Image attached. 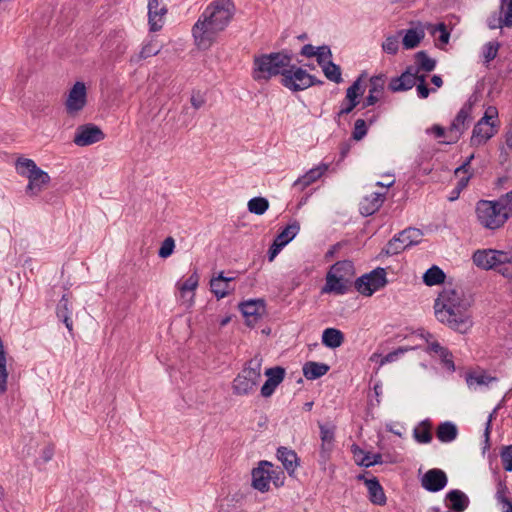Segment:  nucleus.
I'll return each mask as SVG.
<instances>
[{
    "mask_svg": "<svg viewBox=\"0 0 512 512\" xmlns=\"http://www.w3.org/2000/svg\"><path fill=\"white\" fill-rule=\"evenodd\" d=\"M436 32H440V35H439V38H438L439 42L442 45L448 44L449 39H450V32L448 31L447 26L445 25V23L440 22L437 25H435L433 30L431 31V33L435 34Z\"/></svg>",
    "mask_w": 512,
    "mask_h": 512,
    "instance_id": "obj_54",
    "label": "nucleus"
},
{
    "mask_svg": "<svg viewBox=\"0 0 512 512\" xmlns=\"http://www.w3.org/2000/svg\"><path fill=\"white\" fill-rule=\"evenodd\" d=\"M447 483L448 477L446 473L439 468L429 469L421 478V486L431 493L443 490Z\"/></svg>",
    "mask_w": 512,
    "mask_h": 512,
    "instance_id": "obj_13",
    "label": "nucleus"
},
{
    "mask_svg": "<svg viewBox=\"0 0 512 512\" xmlns=\"http://www.w3.org/2000/svg\"><path fill=\"white\" fill-rule=\"evenodd\" d=\"M500 44L497 41H490L483 46V56L486 63L494 60L498 54Z\"/></svg>",
    "mask_w": 512,
    "mask_h": 512,
    "instance_id": "obj_48",
    "label": "nucleus"
},
{
    "mask_svg": "<svg viewBox=\"0 0 512 512\" xmlns=\"http://www.w3.org/2000/svg\"><path fill=\"white\" fill-rule=\"evenodd\" d=\"M414 58L419 71L431 72L436 67V60L430 58L426 51H418L415 53Z\"/></svg>",
    "mask_w": 512,
    "mask_h": 512,
    "instance_id": "obj_41",
    "label": "nucleus"
},
{
    "mask_svg": "<svg viewBox=\"0 0 512 512\" xmlns=\"http://www.w3.org/2000/svg\"><path fill=\"white\" fill-rule=\"evenodd\" d=\"M387 283L385 269L377 267L371 272L358 277L354 282V287L360 294L369 297L383 288Z\"/></svg>",
    "mask_w": 512,
    "mask_h": 512,
    "instance_id": "obj_6",
    "label": "nucleus"
},
{
    "mask_svg": "<svg viewBox=\"0 0 512 512\" xmlns=\"http://www.w3.org/2000/svg\"><path fill=\"white\" fill-rule=\"evenodd\" d=\"M445 278H446V275H445L444 271L436 265H433L432 267H430L423 274V282L427 286H434V285L444 283Z\"/></svg>",
    "mask_w": 512,
    "mask_h": 512,
    "instance_id": "obj_37",
    "label": "nucleus"
},
{
    "mask_svg": "<svg viewBox=\"0 0 512 512\" xmlns=\"http://www.w3.org/2000/svg\"><path fill=\"white\" fill-rule=\"evenodd\" d=\"M496 271H498L504 277L512 279V261L510 259L509 253H507V261L499 264V266L496 268Z\"/></svg>",
    "mask_w": 512,
    "mask_h": 512,
    "instance_id": "obj_60",
    "label": "nucleus"
},
{
    "mask_svg": "<svg viewBox=\"0 0 512 512\" xmlns=\"http://www.w3.org/2000/svg\"><path fill=\"white\" fill-rule=\"evenodd\" d=\"M438 356L445 369H447L451 373L455 372L456 367L453 360V354L448 348H445L443 350V353H440Z\"/></svg>",
    "mask_w": 512,
    "mask_h": 512,
    "instance_id": "obj_51",
    "label": "nucleus"
},
{
    "mask_svg": "<svg viewBox=\"0 0 512 512\" xmlns=\"http://www.w3.org/2000/svg\"><path fill=\"white\" fill-rule=\"evenodd\" d=\"M473 263L485 270H496L499 264L507 261V252L493 249L477 250L472 256Z\"/></svg>",
    "mask_w": 512,
    "mask_h": 512,
    "instance_id": "obj_10",
    "label": "nucleus"
},
{
    "mask_svg": "<svg viewBox=\"0 0 512 512\" xmlns=\"http://www.w3.org/2000/svg\"><path fill=\"white\" fill-rule=\"evenodd\" d=\"M399 35H403L402 46L406 50L416 48L425 37V32L422 28H410L407 30H400Z\"/></svg>",
    "mask_w": 512,
    "mask_h": 512,
    "instance_id": "obj_26",
    "label": "nucleus"
},
{
    "mask_svg": "<svg viewBox=\"0 0 512 512\" xmlns=\"http://www.w3.org/2000/svg\"><path fill=\"white\" fill-rule=\"evenodd\" d=\"M414 349L413 347H399L398 349L392 351V352H389L381 361V364H384V363H388V362H393V361H396L398 359V357L402 354H404L405 352L409 351V350H412Z\"/></svg>",
    "mask_w": 512,
    "mask_h": 512,
    "instance_id": "obj_59",
    "label": "nucleus"
},
{
    "mask_svg": "<svg viewBox=\"0 0 512 512\" xmlns=\"http://www.w3.org/2000/svg\"><path fill=\"white\" fill-rule=\"evenodd\" d=\"M416 85V78L409 77L401 74L398 77H393L389 84L388 89L392 92H402L412 89Z\"/></svg>",
    "mask_w": 512,
    "mask_h": 512,
    "instance_id": "obj_34",
    "label": "nucleus"
},
{
    "mask_svg": "<svg viewBox=\"0 0 512 512\" xmlns=\"http://www.w3.org/2000/svg\"><path fill=\"white\" fill-rule=\"evenodd\" d=\"M432 424L429 419L422 420L413 430V437L420 444H428L432 441Z\"/></svg>",
    "mask_w": 512,
    "mask_h": 512,
    "instance_id": "obj_33",
    "label": "nucleus"
},
{
    "mask_svg": "<svg viewBox=\"0 0 512 512\" xmlns=\"http://www.w3.org/2000/svg\"><path fill=\"white\" fill-rule=\"evenodd\" d=\"M284 247L282 243L274 239L268 250V261L272 262Z\"/></svg>",
    "mask_w": 512,
    "mask_h": 512,
    "instance_id": "obj_62",
    "label": "nucleus"
},
{
    "mask_svg": "<svg viewBox=\"0 0 512 512\" xmlns=\"http://www.w3.org/2000/svg\"><path fill=\"white\" fill-rule=\"evenodd\" d=\"M320 438L322 441L320 455L322 458H327L333 448L334 443V427H328L320 424Z\"/></svg>",
    "mask_w": 512,
    "mask_h": 512,
    "instance_id": "obj_31",
    "label": "nucleus"
},
{
    "mask_svg": "<svg viewBox=\"0 0 512 512\" xmlns=\"http://www.w3.org/2000/svg\"><path fill=\"white\" fill-rule=\"evenodd\" d=\"M256 385V370L252 367H245L233 381L235 394L245 395L252 391Z\"/></svg>",
    "mask_w": 512,
    "mask_h": 512,
    "instance_id": "obj_15",
    "label": "nucleus"
},
{
    "mask_svg": "<svg viewBox=\"0 0 512 512\" xmlns=\"http://www.w3.org/2000/svg\"><path fill=\"white\" fill-rule=\"evenodd\" d=\"M368 132L367 122L364 119H357L354 123L352 138L355 141L362 140Z\"/></svg>",
    "mask_w": 512,
    "mask_h": 512,
    "instance_id": "obj_49",
    "label": "nucleus"
},
{
    "mask_svg": "<svg viewBox=\"0 0 512 512\" xmlns=\"http://www.w3.org/2000/svg\"><path fill=\"white\" fill-rule=\"evenodd\" d=\"M458 436L457 426L450 421L440 423L436 428V437L442 443H450Z\"/></svg>",
    "mask_w": 512,
    "mask_h": 512,
    "instance_id": "obj_29",
    "label": "nucleus"
},
{
    "mask_svg": "<svg viewBox=\"0 0 512 512\" xmlns=\"http://www.w3.org/2000/svg\"><path fill=\"white\" fill-rule=\"evenodd\" d=\"M498 110L494 106H489L484 116L475 124L472 136L470 139L472 146H479L481 144L486 143L490 138H492L496 131L494 130L496 124L493 119H497Z\"/></svg>",
    "mask_w": 512,
    "mask_h": 512,
    "instance_id": "obj_5",
    "label": "nucleus"
},
{
    "mask_svg": "<svg viewBox=\"0 0 512 512\" xmlns=\"http://www.w3.org/2000/svg\"><path fill=\"white\" fill-rule=\"evenodd\" d=\"M272 467V463L266 460L258 462V492L265 493L270 490L269 477L266 474V467Z\"/></svg>",
    "mask_w": 512,
    "mask_h": 512,
    "instance_id": "obj_39",
    "label": "nucleus"
},
{
    "mask_svg": "<svg viewBox=\"0 0 512 512\" xmlns=\"http://www.w3.org/2000/svg\"><path fill=\"white\" fill-rule=\"evenodd\" d=\"M232 0H214L201 13L192 27V35L200 49H208L216 35L222 32L235 14Z\"/></svg>",
    "mask_w": 512,
    "mask_h": 512,
    "instance_id": "obj_1",
    "label": "nucleus"
},
{
    "mask_svg": "<svg viewBox=\"0 0 512 512\" xmlns=\"http://www.w3.org/2000/svg\"><path fill=\"white\" fill-rule=\"evenodd\" d=\"M382 454L376 453L371 454V452H367L365 456H363L360 460H357V465L369 468L378 464H382Z\"/></svg>",
    "mask_w": 512,
    "mask_h": 512,
    "instance_id": "obj_47",
    "label": "nucleus"
},
{
    "mask_svg": "<svg viewBox=\"0 0 512 512\" xmlns=\"http://www.w3.org/2000/svg\"><path fill=\"white\" fill-rule=\"evenodd\" d=\"M264 375L267 377V380L262 385L260 393L263 397L268 398L273 395L276 388L283 382L286 370L282 366H274L265 369Z\"/></svg>",
    "mask_w": 512,
    "mask_h": 512,
    "instance_id": "obj_14",
    "label": "nucleus"
},
{
    "mask_svg": "<svg viewBox=\"0 0 512 512\" xmlns=\"http://www.w3.org/2000/svg\"><path fill=\"white\" fill-rule=\"evenodd\" d=\"M322 344L330 349L340 347L345 340L344 334L337 328H326L322 333Z\"/></svg>",
    "mask_w": 512,
    "mask_h": 512,
    "instance_id": "obj_27",
    "label": "nucleus"
},
{
    "mask_svg": "<svg viewBox=\"0 0 512 512\" xmlns=\"http://www.w3.org/2000/svg\"><path fill=\"white\" fill-rule=\"evenodd\" d=\"M422 232L417 228H407L396 234L383 248L382 252L386 255H396L405 250L407 247L418 244Z\"/></svg>",
    "mask_w": 512,
    "mask_h": 512,
    "instance_id": "obj_8",
    "label": "nucleus"
},
{
    "mask_svg": "<svg viewBox=\"0 0 512 512\" xmlns=\"http://www.w3.org/2000/svg\"><path fill=\"white\" fill-rule=\"evenodd\" d=\"M27 179L28 184L25 192L29 196H37L50 182L49 174L39 167L32 174H29Z\"/></svg>",
    "mask_w": 512,
    "mask_h": 512,
    "instance_id": "obj_18",
    "label": "nucleus"
},
{
    "mask_svg": "<svg viewBox=\"0 0 512 512\" xmlns=\"http://www.w3.org/2000/svg\"><path fill=\"white\" fill-rule=\"evenodd\" d=\"M72 311V304L67 294H64L56 306V316L61 322L65 324L71 335L73 334V320L71 317Z\"/></svg>",
    "mask_w": 512,
    "mask_h": 512,
    "instance_id": "obj_24",
    "label": "nucleus"
},
{
    "mask_svg": "<svg viewBox=\"0 0 512 512\" xmlns=\"http://www.w3.org/2000/svg\"><path fill=\"white\" fill-rule=\"evenodd\" d=\"M175 249V240L169 236L167 237L161 244L158 250V256L160 258L166 259L170 257Z\"/></svg>",
    "mask_w": 512,
    "mask_h": 512,
    "instance_id": "obj_50",
    "label": "nucleus"
},
{
    "mask_svg": "<svg viewBox=\"0 0 512 512\" xmlns=\"http://www.w3.org/2000/svg\"><path fill=\"white\" fill-rule=\"evenodd\" d=\"M199 283V275L195 270L183 283H178L179 290L182 297H185L186 292H193Z\"/></svg>",
    "mask_w": 512,
    "mask_h": 512,
    "instance_id": "obj_46",
    "label": "nucleus"
},
{
    "mask_svg": "<svg viewBox=\"0 0 512 512\" xmlns=\"http://www.w3.org/2000/svg\"><path fill=\"white\" fill-rule=\"evenodd\" d=\"M503 468L507 472H512V445L504 446L500 453Z\"/></svg>",
    "mask_w": 512,
    "mask_h": 512,
    "instance_id": "obj_52",
    "label": "nucleus"
},
{
    "mask_svg": "<svg viewBox=\"0 0 512 512\" xmlns=\"http://www.w3.org/2000/svg\"><path fill=\"white\" fill-rule=\"evenodd\" d=\"M365 485L368 489V498L371 503L379 506H383L386 504L387 498L384 493L383 487L381 486L379 480L376 477L369 478V480H365Z\"/></svg>",
    "mask_w": 512,
    "mask_h": 512,
    "instance_id": "obj_25",
    "label": "nucleus"
},
{
    "mask_svg": "<svg viewBox=\"0 0 512 512\" xmlns=\"http://www.w3.org/2000/svg\"><path fill=\"white\" fill-rule=\"evenodd\" d=\"M386 77L384 74L372 76L369 80V94L362 103V109L374 106L383 94Z\"/></svg>",
    "mask_w": 512,
    "mask_h": 512,
    "instance_id": "obj_19",
    "label": "nucleus"
},
{
    "mask_svg": "<svg viewBox=\"0 0 512 512\" xmlns=\"http://www.w3.org/2000/svg\"><path fill=\"white\" fill-rule=\"evenodd\" d=\"M87 103V89L83 82L77 81L70 89L66 100V111L73 114L82 110Z\"/></svg>",
    "mask_w": 512,
    "mask_h": 512,
    "instance_id": "obj_12",
    "label": "nucleus"
},
{
    "mask_svg": "<svg viewBox=\"0 0 512 512\" xmlns=\"http://www.w3.org/2000/svg\"><path fill=\"white\" fill-rule=\"evenodd\" d=\"M330 367L325 363L308 361L303 365L302 371L303 375L308 380H316L322 376H324Z\"/></svg>",
    "mask_w": 512,
    "mask_h": 512,
    "instance_id": "obj_28",
    "label": "nucleus"
},
{
    "mask_svg": "<svg viewBox=\"0 0 512 512\" xmlns=\"http://www.w3.org/2000/svg\"><path fill=\"white\" fill-rule=\"evenodd\" d=\"M472 109L473 104L470 101L466 102L461 107L447 129V139L440 141L441 144L451 145L459 141V139L468 128L469 122L471 120Z\"/></svg>",
    "mask_w": 512,
    "mask_h": 512,
    "instance_id": "obj_7",
    "label": "nucleus"
},
{
    "mask_svg": "<svg viewBox=\"0 0 512 512\" xmlns=\"http://www.w3.org/2000/svg\"><path fill=\"white\" fill-rule=\"evenodd\" d=\"M363 74L357 78L347 89L346 93L361 98L364 94V87L361 84Z\"/></svg>",
    "mask_w": 512,
    "mask_h": 512,
    "instance_id": "obj_58",
    "label": "nucleus"
},
{
    "mask_svg": "<svg viewBox=\"0 0 512 512\" xmlns=\"http://www.w3.org/2000/svg\"><path fill=\"white\" fill-rule=\"evenodd\" d=\"M436 319L448 328L467 333L473 326L471 314L462 295L455 289L444 288L434 302Z\"/></svg>",
    "mask_w": 512,
    "mask_h": 512,
    "instance_id": "obj_2",
    "label": "nucleus"
},
{
    "mask_svg": "<svg viewBox=\"0 0 512 512\" xmlns=\"http://www.w3.org/2000/svg\"><path fill=\"white\" fill-rule=\"evenodd\" d=\"M277 459L282 463L283 468L290 477H293L297 467L300 465V458L297 453L284 446H280L276 453Z\"/></svg>",
    "mask_w": 512,
    "mask_h": 512,
    "instance_id": "obj_20",
    "label": "nucleus"
},
{
    "mask_svg": "<svg viewBox=\"0 0 512 512\" xmlns=\"http://www.w3.org/2000/svg\"><path fill=\"white\" fill-rule=\"evenodd\" d=\"M15 168L20 176L27 178L29 174L36 171L38 166L32 159L20 157L15 163Z\"/></svg>",
    "mask_w": 512,
    "mask_h": 512,
    "instance_id": "obj_43",
    "label": "nucleus"
},
{
    "mask_svg": "<svg viewBox=\"0 0 512 512\" xmlns=\"http://www.w3.org/2000/svg\"><path fill=\"white\" fill-rule=\"evenodd\" d=\"M167 13L165 6L159 7V0H148V22L150 31H159L163 26L162 17Z\"/></svg>",
    "mask_w": 512,
    "mask_h": 512,
    "instance_id": "obj_21",
    "label": "nucleus"
},
{
    "mask_svg": "<svg viewBox=\"0 0 512 512\" xmlns=\"http://www.w3.org/2000/svg\"><path fill=\"white\" fill-rule=\"evenodd\" d=\"M487 26L490 29H497V28L505 27V25H504V16L502 17L501 15H498L497 13L491 14L487 18Z\"/></svg>",
    "mask_w": 512,
    "mask_h": 512,
    "instance_id": "obj_61",
    "label": "nucleus"
},
{
    "mask_svg": "<svg viewBox=\"0 0 512 512\" xmlns=\"http://www.w3.org/2000/svg\"><path fill=\"white\" fill-rule=\"evenodd\" d=\"M293 54L290 50L284 49L279 52L262 54L258 56V73L261 77L269 80L275 76L286 74L293 64Z\"/></svg>",
    "mask_w": 512,
    "mask_h": 512,
    "instance_id": "obj_4",
    "label": "nucleus"
},
{
    "mask_svg": "<svg viewBox=\"0 0 512 512\" xmlns=\"http://www.w3.org/2000/svg\"><path fill=\"white\" fill-rule=\"evenodd\" d=\"M300 230V225L297 221H294L291 224H288L284 227L275 237L277 241L286 246L290 241H292Z\"/></svg>",
    "mask_w": 512,
    "mask_h": 512,
    "instance_id": "obj_38",
    "label": "nucleus"
},
{
    "mask_svg": "<svg viewBox=\"0 0 512 512\" xmlns=\"http://www.w3.org/2000/svg\"><path fill=\"white\" fill-rule=\"evenodd\" d=\"M245 495L241 492H236L231 496H227L219 503V512H233L237 507H241Z\"/></svg>",
    "mask_w": 512,
    "mask_h": 512,
    "instance_id": "obj_36",
    "label": "nucleus"
},
{
    "mask_svg": "<svg viewBox=\"0 0 512 512\" xmlns=\"http://www.w3.org/2000/svg\"><path fill=\"white\" fill-rule=\"evenodd\" d=\"M105 138L103 131L95 124L88 123L77 127L73 142L80 147L97 143Z\"/></svg>",
    "mask_w": 512,
    "mask_h": 512,
    "instance_id": "obj_11",
    "label": "nucleus"
},
{
    "mask_svg": "<svg viewBox=\"0 0 512 512\" xmlns=\"http://www.w3.org/2000/svg\"><path fill=\"white\" fill-rule=\"evenodd\" d=\"M470 178H471V174H469L466 177H462L461 179H459V181L457 182L456 187L450 193V196H449V200L450 201H454V200L459 198V195H460L461 191L464 188L467 187Z\"/></svg>",
    "mask_w": 512,
    "mask_h": 512,
    "instance_id": "obj_56",
    "label": "nucleus"
},
{
    "mask_svg": "<svg viewBox=\"0 0 512 512\" xmlns=\"http://www.w3.org/2000/svg\"><path fill=\"white\" fill-rule=\"evenodd\" d=\"M475 213L479 224L488 230H497L512 217V190L496 200L481 199Z\"/></svg>",
    "mask_w": 512,
    "mask_h": 512,
    "instance_id": "obj_3",
    "label": "nucleus"
},
{
    "mask_svg": "<svg viewBox=\"0 0 512 512\" xmlns=\"http://www.w3.org/2000/svg\"><path fill=\"white\" fill-rule=\"evenodd\" d=\"M327 169L328 165L326 164L312 168L308 172H306V174H304L302 177L298 178L294 182L293 186L295 188L300 187V189L302 190L309 186L310 184H312L313 182H315L316 180H318Z\"/></svg>",
    "mask_w": 512,
    "mask_h": 512,
    "instance_id": "obj_30",
    "label": "nucleus"
},
{
    "mask_svg": "<svg viewBox=\"0 0 512 512\" xmlns=\"http://www.w3.org/2000/svg\"><path fill=\"white\" fill-rule=\"evenodd\" d=\"M383 50L391 55H395L399 50V42L397 36H389L382 44Z\"/></svg>",
    "mask_w": 512,
    "mask_h": 512,
    "instance_id": "obj_53",
    "label": "nucleus"
},
{
    "mask_svg": "<svg viewBox=\"0 0 512 512\" xmlns=\"http://www.w3.org/2000/svg\"><path fill=\"white\" fill-rule=\"evenodd\" d=\"M359 104V97L346 93L344 100L341 102L340 115L350 114Z\"/></svg>",
    "mask_w": 512,
    "mask_h": 512,
    "instance_id": "obj_45",
    "label": "nucleus"
},
{
    "mask_svg": "<svg viewBox=\"0 0 512 512\" xmlns=\"http://www.w3.org/2000/svg\"><path fill=\"white\" fill-rule=\"evenodd\" d=\"M320 67L322 68L323 73L328 80L335 82L337 84L343 81L340 66L335 64L331 60H328L327 62L323 63V66Z\"/></svg>",
    "mask_w": 512,
    "mask_h": 512,
    "instance_id": "obj_40",
    "label": "nucleus"
},
{
    "mask_svg": "<svg viewBox=\"0 0 512 512\" xmlns=\"http://www.w3.org/2000/svg\"><path fill=\"white\" fill-rule=\"evenodd\" d=\"M427 133L434 134L436 138H447V130L439 124H434L431 128L427 129Z\"/></svg>",
    "mask_w": 512,
    "mask_h": 512,
    "instance_id": "obj_64",
    "label": "nucleus"
},
{
    "mask_svg": "<svg viewBox=\"0 0 512 512\" xmlns=\"http://www.w3.org/2000/svg\"><path fill=\"white\" fill-rule=\"evenodd\" d=\"M329 272H332L335 275H340L349 280H352L355 275L354 264L351 260H341L334 263Z\"/></svg>",
    "mask_w": 512,
    "mask_h": 512,
    "instance_id": "obj_35",
    "label": "nucleus"
},
{
    "mask_svg": "<svg viewBox=\"0 0 512 512\" xmlns=\"http://www.w3.org/2000/svg\"><path fill=\"white\" fill-rule=\"evenodd\" d=\"M446 506L454 512H463L469 506L468 496L459 489L450 490L445 496Z\"/></svg>",
    "mask_w": 512,
    "mask_h": 512,
    "instance_id": "obj_23",
    "label": "nucleus"
},
{
    "mask_svg": "<svg viewBox=\"0 0 512 512\" xmlns=\"http://www.w3.org/2000/svg\"><path fill=\"white\" fill-rule=\"evenodd\" d=\"M307 79H310L309 72L292 64L283 78H280V84L292 93H297L307 89Z\"/></svg>",
    "mask_w": 512,
    "mask_h": 512,
    "instance_id": "obj_9",
    "label": "nucleus"
},
{
    "mask_svg": "<svg viewBox=\"0 0 512 512\" xmlns=\"http://www.w3.org/2000/svg\"><path fill=\"white\" fill-rule=\"evenodd\" d=\"M504 10H500V13H504V25L507 28H512V0H503Z\"/></svg>",
    "mask_w": 512,
    "mask_h": 512,
    "instance_id": "obj_57",
    "label": "nucleus"
},
{
    "mask_svg": "<svg viewBox=\"0 0 512 512\" xmlns=\"http://www.w3.org/2000/svg\"><path fill=\"white\" fill-rule=\"evenodd\" d=\"M190 101H191V105L193 106V108L197 110L204 105L205 98L200 93V91H197V92H193Z\"/></svg>",
    "mask_w": 512,
    "mask_h": 512,
    "instance_id": "obj_63",
    "label": "nucleus"
},
{
    "mask_svg": "<svg viewBox=\"0 0 512 512\" xmlns=\"http://www.w3.org/2000/svg\"><path fill=\"white\" fill-rule=\"evenodd\" d=\"M353 281L345 277L338 276L332 272H327L326 283L322 289L323 293H334L336 295H344L348 293L352 287Z\"/></svg>",
    "mask_w": 512,
    "mask_h": 512,
    "instance_id": "obj_17",
    "label": "nucleus"
},
{
    "mask_svg": "<svg viewBox=\"0 0 512 512\" xmlns=\"http://www.w3.org/2000/svg\"><path fill=\"white\" fill-rule=\"evenodd\" d=\"M265 467V471L269 477L270 483L272 482L276 488L282 487L286 479L284 470L279 466H275L274 464H272V467Z\"/></svg>",
    "mask_w": 512,
    "mask_h": 512,
    "instance_id": "obj_42",
    "label": "nucleus"
},
{
    "mask_svg": "<svg viewBox=\"0 0 512 512\" xmlns=\"http://www.w3.org/2000/svg\"><path fill=\"white\" fill-rule=\"evenodd\" d=\"M235 280L233 276H225L223 271L213 274L210 280L211 292L217 299H222L234 291V286L231 283Z\"/></svg>",
    "mask_w": 512,
    "mask_h": 512,
    "instance_id": "obj_16",
    "label": "nucleus"
},
{
    "mask_svg": "<svg viewBox=\"0 0 512 512\" xmlns=\"http://www.w3.org/2000/svg\"><path fill=\"white\" fill-rule=\"evenodd\" d=\"M238 308L245 318V323L249 328L256 326V298L238 304Z\"/></svg>",
    "mask_w": 512,
    "mask_h": 512,
    "instance_id": "obj_32",
    "label": "nucleus"
},
{
    "mask_svg": "<svg viewBox=\"0 0 512 512\" xmlns=\"http://www.w3.org/2000/svg\"><path fill=\"white\" fill-rule=\"evenodd\" d=\"M385 200V193L373 192L371 195L366 196L359 204V211L361 215L367 217L376 213Z\"/></svg>",
    "mask_w": 512,
    "mask_h": 512,
    "instance_id": "obj_22",
    "label": "nucleus"
},
{
    "mask_svg": "<svg viewBox=\"0 0 512 512\" xmlns=\"http://www.w3.org/2000/svg\"><path fill=\"white\" fill-rule=\"evenodd\" d=\"M160 52V48L157 46L156 43L149 42L145 45H143L140 53L136 56H133L131 58V62H139L143 59H147L149 57L155 56Z\"/></svg>",
    "mask_w": 512,
    "mask_h": 512,
    "instance_id": "obj_44",
    "label": "nucleus"
},
{
    "mask_svg": "<svg viewBox=\"0 0 512 512\" xmlns=\"http://www.w3.org/2000/svg\"><path fill=\"white\" fill-rule=\"evenodd\" d=\"M316 58L319 66H323V63L331 60L332 52L329 46L323 45L316 49Z\"/></svg>",
    "mask_w": 512,
    "mask_h": 512,
    "instance_id": "obj_55",
    "label": "nucleus"
}]
</instances>
